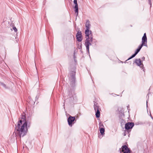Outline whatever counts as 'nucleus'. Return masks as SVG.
Wrapping results in <instances>:
<instances>
[{"instance_id":"nucleus-1","label":"nucleus","mask_w":153,"mask_h":153,"mask_svg":"<svg viewBox=\"0 0 153 153\" xmlns=\"http://www.w3.org/2000/svg\"><path fill=\"white\" fill-rule=\"evenodd\" d=\"M25 116H22V118L20 120L15 128L16 133L19 135L20 137L25 135L27 131V128L30 126V121L25 119Z\"/></svg>"},{"instance_id":"nucleus-2","label":"nucleus","mask_w":153,"mask_h":153,"mask_svg":"<svg viewBox=\"0 0 153 153\" xmlns=\"http://www.w3.org/2000/svg\"><path fill=\"white\" fill-rule=\"evenodd\" d=\"M75 72L74 71H70L68 76H69V80L72 85L74 84L75 81Z\"/></svg>"},{"instance_id":"nucleus-3","label":"nucleus","mask_w":153,"mask_h":153,"mask_svg":"<svg viewBox=\"0 0 153 153\" xmlns=\"http://www.w3.org/2000/svg\"><path fill=\"white\" fill-rule=\"evenodd\" d=\"M85 26L86 27V30L85 32V36H88L89 33H90V34L91 33V31L89 30L90 27L91 25L90 23V22L88 20H86Z\"/></svg>"},{"instance_id":"nucleus-4","label":"nucleus","mask_w":153,"mask_h":153,"mask_svg":"<svg viewBox=\"0 0 153 153\" xmlns=\"http://www.w3.org/2000/svg\"><path fill=\"white\" fill-rule=\"evenodd\" d=\"M94 108L96 112V116L97 118H99L100 117V113L99 111V108L97 103L95 102L94 105Z\"/></svg>"},{"instance_id":"nucleus-5","label":"nucleus","mask_w":153,"mask_h":153,"mask_svg":"<svg viewBox=\"0 0 153 153\" xmlns=\"http://www.w3.org/2000/svg\"><path fill=\"white\" fill-rule=\"evenodd\" d=\"M75 120V117H72L70 116L68 119V125L70 126L71 127L72 126V123Z\"/></svg>"},{"instance_id":"nucleus-6","label":"nucleus","mask_w":153,"mask_h":153,"mask_svg":"<svg viewBox=\"0 0 153 153\" xmlns=\"http://www.w3.org/2000/svg\"><path fill=\"white\" fill-rule=\"evenodd\" d=\"M134 126L133 123L128 122L125 124V128L126 130H128L132 128Z\"/></svg>"},{"instance_id":"nucleus-7","label":"nucleus","mask_w":153,"mask_h":153,"mask_svg":"<svg viewBox=\"0 0 153 153\" xmlns=\"http://www.w3.org/2000/svg\"><path fill=\"white\" fill-rule=\"evenodd\" d=\"M122 152L124 153H130L131 151L126 145H123L122 147Z\"/></svg>"},{"instance_id":"nucleus-8","label":"nucleus","mask_w":153,"mask_h":153,"mask_svg":"<svg viewBox=\"0 0 153 153\" xmlns=\"http://www.w3.org/2000/svg\"><path fill=\"white\" fill-rule=\"evenodd\" d=\"M90 34V33L88 34V36H86L87 37L86 38L85 42H89V43H92L93 42V37L91 36H89Z\"/></svg>"},{"instance_id":"nucleus-9","label":"nucleus","mask_w":153,"mask_h":153,"mask_svg":"<svg viewBox=\"0 0 153 153\" xmlns=\"http://www.w3.org/2000/svg\"><path fill=\"white\" fill-rule=\"evenodd\" d=\"M142 43L145 45V43L147 44V38L146 36V33H144L143 36L142 38Z\"/></svg>"},{"instance_id":"nucleus-10","label":"nucleus","mask_w":153,"mask_h":153,"mask_svg":"<svg viewBox=\"0 0 153 153\" xmlns=\"http://www.w3.org/2000/svg\"><path fill=\"white\" fill-rule=\"evenodd\" d=\"M134 62L138 66H140L141 65L143 66V65L141 64V61L140 59H136L135 60Z\"/></svg>"},{"instance_id":"nucleus-11","label":"nucleus","mask_w":153,"mask_h":153,"mask_svg":"<svg viewBox=\"0 0 153 153\" xmlns=\"http://www.w3.org/2000/svg\"><path fill=\"white\" fill-rule=\"evenodd\" d=\"M92 45L91 43H89L88 42H85V45L86 46L87 52L89 54V46Z\"/></svg>"},{"instance_id":"nucleus-12","label":"nucleus","mask_w":153,"mask_h":153,"mask_svg":"<svg viewBox=\"0 0 153 153\" xmlns=\"http://www.w3.org/2000/svg\"><path fill=\"white\" fill-rule=\"evenodd\" d=\"M140 50H139L138 49H137L134 53V54H133V55H132L131 56H130L129 58H128V59L126 60V61H128V60H129L132 58H133V57H134L140 51Z\"/></svg>"},{"instance_id":"nucleus-13","label":"nucleus","mask_w":153,"mask_h":153,"mask_svg":"<svg viewBox=\"0 0 153 153\" xmlns=\"http://www.w3.org/2000/svg\"><path fill=\"white\" fill-rule=\"evenodd\" d=\"M99 129H100V132L101 135L102 136L104 135L105 134L104 132L105 131V128H103L99 127Z\"/></svg>"},{"instance_id":"nucleus-14","label":"nucleus","mask_w":153,"mask_h":153,"mask_svg":"<svg viewBox=\"0 0 153 153\" xmlns=\"http://www.w3.org/2000/svg\"><path fill=\"white\" fill-rule=\"evenodd\" d=\"M143 46H147V44L145 43V45H144V44L142 43L139 46L137 49L140 51V49H141V48H142V47Z\"/></svg>"},{"instance_id":"nucleus-15","label":"nucleus","mask_w":153,"mask_h":153,"mask_svg":"<svg viewBox=\"0 0 153 153\" xmlns=\"http://www.w3.org/2000/svg\"><path fill=\"white\" fill-rule=\"evenodd\" d=\"M82 36H76V39L77 40V41L78 42H81L82 40Z\"/></svg>"},{"instance_id":"nucleus-16","label":"nucleus","mask_w":153,"mask_h":153,"mask_svg":"<svg viewBox=\"0 0 153 153\" xmlns=\"http://www.w3.org/2000/svg\"><path fill=\"white\" fill-rule=\"evenodd\" d=\"M76 36H82V33L81 31H79L76 34Z\"/></svg>"},{"instance_id":"nucleus-17","label":"nucleus","mask_w":153,"mask_h":153,"mask_svg":"<svg viewBox=\"0 0 153 153\" xmlns=\"http://www.w3.org/2000/svg\"><path fill=\"white\" fill-rule=\"evenodd\" d=\"M74 8L75 9V13H78V6H75Z\"/></svg>"},{"instance_id":"nucleus-18","label":"nucleus","mask_w":153,"mask_h":153,"mask_svg":"<svg viewBox=\"0 0 153 153\" xmlns=\"http://www.w3.org/2000/svg\"><path fill=\"white\" fill-rule=\"evenodd\" d=\"M74 3L75 4V6H78V4L77 3V0H74Z\"/></svg>"},{"instance_id":"nucleus-19","label":"nucleus","mask_w":153,"mask_h":153,"mask_svg":"<svg viewBox=\"0 0 153 153\" xmlns=\"http://www.w3.org/2000/svg\"><path fill=\"white\" fill-rule=\"evenodd\" d=\"M13 30H14V31L15 32H16L17 31V29H16V27H13Z\"/></svg>"},{"instance_id":"nucleus-20","label":"nucleus","mask_w":153,"mask_h":153,"mask_svg":"<svg viewBox=\"0 0 153 153\" xmlns=\"http://www.w3.org/2000/svg\"><path fill=\"white\" fill-rule=\"evenodd\" d=\"M1 85H2V86H3L4 87H6V85L5 84H4V83H1Z\"/></svg>"},{"instance_id":"nucleus-21","label":"nucleus","mask_w":153,"mask_h":153,"mask_svg":"<svg viewBox=\"0 0 153 153\" xmlns=\"http://www.w3.org/2000/svg\"><path fill=\"white\" fill-rule=\"evenodd\" d=\"M100 127H101V126H103V124L102 123H100Z\"/></svg>"},{"instance_id":"nucleus-22","label":"nucleus","mask_w":153,"mask_h":153,"mask_svg":"<svg viewBox=\"0 0 153 153\" xmlns=\"http://www.w3.org/2000/svg\"><path fill=\"white\" fill-rule=\"evenodd\" d=\"M145 59V58L143 56L142 58V59L143 60H144Z\"/></svg>"},{"instance_id":"nucleus-23","label":"nucleus","mask_w":153,"mask_h":153,"mask_svg":"<svg viewBox=\"0 0 153 153\" xmlns=\"http://www.w3.org/2000/svg\"><path fill=\"white\" fill-rule=\"evenodd\" d=\"M149 0V3L151 5V0Z\"/></svg>"},{"instance_id":"nucleus-24","label":"nucleus","mask_w":153,"mask_h":153,"mask_svg":"<svg viewBox=\"0 0 153 153\" xmlns=\"http://www.w3.org/2000/svg\"><path fill=\"white\" fill-rule=\"evenodd\" d=\"M76 13V16H77L78 15V13Z\"/></svg>"},{"instance_id":"nucleus-25","label":"nucleus","mask_w":153,"mask_h":153,"mask_svg":"<svg viewBox=\"0 0 153 153\" xmlns=\"http://www.w3.org/2000/svg\"><path fill=\"white\" fill-rule=\"evenodd\" d=\"M70 99H71V100L72 101L73 100H72V98L71 97H70Z\"/></svg>"},{"instance_id":"nucleus-26","label":"nucleus","mask_w":153,"mask_h":153,"mask_svg":"<svg viewBox=\"0 0 153 153\" xmlns=\"http://www.w3.org/2000/svg\"><path fill=\"white\" fill-rule=\"evenodd\" d=\"M146 106H147V101H146Z\"/></svg>"},{"instance_id":"nucleus-27","label":"nucleus","mask_w":153,"mask_h":153,"mask_svg":"<svg viewBox=\"0 0 153 153\" xmlns=\"http://www.w3.org/2000/svg\"><path fill=\"white\" fill-rule=\"evenodd\" d=\"M147 96H148V97H149V94H147Z\"/></svg>"},{"instance_id":"nucleus-28","label":"nucleus","mask_w":153,"mask_h":153,"mask_svg":"<svg viewBox=\"0 0 153 153\" xmlns=\"http://www.w3.org/2000/svg\"><path fill=\"white\" fill-rule=\"evenodd\" d=\"M73 100H74V98L73 97Z\"/></svg>"},{"instance_id":"nucleus-29","label":"nucleus","mask_w":153,"mask_h":153,"mask_svg":"<svg viewBox=\"0 0 153 153\" xmlns=\"http://www.w3.org/2000/svg\"><path fill=\"white\" fill-rule=\"evenodd\" d=\"M74 97H75V99H76V96Z\"/></svg>"},{"instance_id":"nucleus-30","label":"nucleus","mask_w":153,"mask_h":153,"mask_svg":"<svg viewBox=\"0 0 153 153\" xmlns=\"http://www.w3.org/2000/svg\"><path fill=\"white\" fill-rule=\"evenodd\" d=\"M126 61H126V62H125V63H126Z\"/></svg>"},{"instance_id":"nucleus-31","label":"nucleus","mask_w":153,"mask_h":153,"mask_svg":"<svg viewBox=\"0 0 153 153\" xmlns=\"http://www.w3.org/2000/svg\"><path fill=\"white\" fill-rule=\"evenodd\" d=\"M152 119H153V118H152Z\"/></svg>"}]
</instances>
